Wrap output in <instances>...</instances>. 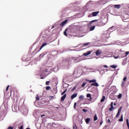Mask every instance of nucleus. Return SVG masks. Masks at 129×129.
<instances>
[{
  "instance_id": "obj_1",
  "label": "nucleus",
  "mask_w": 129,
  "mask_h": 129,
  "mask_svg": "<svg viewBox=\"0 0 129 129\" xmlns=\"http://www.w3.org/2000/svg\"><path fill=\"white\" fill-rule=\"evenodd\" d=\"M88 82H89V83H92L91 84V86H95L96 87H98L99 86V85L97 82H96V80L93 79L91 80H88Z\"/></svg>"
},
{
  "instance_id": "obj_2",
  "label": "nucleus",
  "mask_w": 129,
  "mask_h": 129,
  "mask_svg": "<svg viewBox=\"0 0 129 129\" xmlns=\"http://www.w3.org/2000/svg\"><path fill=\"white\" fill-rule=\"evenodd\" d=\"M98 14H99V11L98 12H94L93 13H92L91 14H90L89 16V18H90V17H96Z\"/></svg>"
},
{
  "instance_id": "obj_3",
  "label": "nucleus",
  "mask_w": 129,
  "mask_h": 129,
  "mask_svg": "<svg viewBox=\"0 0 129 129\" xmlns=\"http://www.w3.org/2000/svg\"><path fill=\"white\" fill-rule=\"evenodd\" d=\"M121 108H122V107H120V108L118 109L117 113L116 115V117H118V116H119V115L120 114V112H121Z\"/></svg>"
},
{
  "instance_id": "obj_4",
  "label": "nucleus",
  "mask_w": 129,
  "mask_h": 129,
  "mask_svg": "<svg viewBox=\"0 0 129 129\" xmlns=\"http://www.w3.org/2000/svg\"><path fill=\"white\" fill-rule=\"evenodd\" d=\"M96 26H97L98 27H102V26H104V24H103V23H102V21H100L97 23Z\"/></svg>"
},
{
  "instance_id": "obj_5",
  "label": "nucleus",
  "mask_w": 129,
  "mask_h": 129,
  "mask_svg": "<svg viewBox=\"0 0 129 129\" xmlns=\"http://www.w3.org/2000/svg\"><path fill=\"white\" fill-rule=\"evenodd\" d=\"M129 54V51H127L126 52H123V55H121V58H124V57H126Z\"/></svg>"
},
{
  "instance_id": "obj_6",
  "label": "nucleus",
  "mask_w": 129,
  "mask_h": 129,
  "mask_svg": "<svg viewBox=\"0 0 129 129\" xmlns=\"http://www.w3.org/2000/svg\"><path fill=\"white\" fill-rule=\"evenodd\" d=\"M102 53V52L99 49L97 50L95 52V54L96 56H99V55H100V54Z\"/></svg>"
},
{
  "instance_id": "obj_7",
  "label": "nucleus",
  "mask_w": 129,
  "mask_h": 129,
  "mask_svg": "<svg viewBox=\"0 0 129 129\" xmlns=\"http://www.w3.org/2000/svg\"><path fill=\"white\" fill-rule=\"evenodd\" d=\"M67 22H68V19L64 21H62L60 24V26H62V27H63V26H64V25H66V24H67Z\"/></svg>"
},
{
  "instance_id": "obj_8",
  "label": "nucleus",
  "mask_w": 129,
  "mask_h": 129,
  "mask_svg": "<svg viewBox=\"0 0 129 129\" xmlns=\"http://www.w3.org/2000/svg\"><path fill=\"white\" fill-rule=\"evenodd\" d=\"M90 54H91V51H88L87 52L84 53L83 55L86 56H88V55H90Z\"/></svg>"
},
{
  "instance_id": "obj_9",
  "label": "nucleus",
  "mask_w": 129,
  "mask_h": 129,
  "mask_svg": "<svg viewBox=\"0 0 129 129\" xmlns=\"http://www.w3.org/2000/svg\"><path fill=\"white\" fill-rule=\"evenodd\" d=\"M87 97L88 98H89V99H88V100H89V101H91V100H92V98H91V95H90V94H87Z\"/></svg>"
},
{
  "instance_id": "obj_10",
  "label": "nucleus",
  "mask_w": 129,
  "mask_h": 129,
  "mask_svg": "<svg viewBox=\"0 0 129 129\" xmlns=\"http://www.w3.org/2000/svg\"><path fill=\"white\" fill-rule=\"evenodd\" d=\"M77 93H74L72 96H71V99H74V98H75V97H77Z\"/></svg>"
},
{
  "instance_id": "obj_11",
  "label": "nucleus",
  "mask_w": 129,
  "mask_h": 129,
  "mask_svg": "<svg viewBox=\"0 0 129 129\" xmlns=\"http://www.w3.org/2000/svg\"><path fill=\"white\" fill-rule=\"evenodd\" d=\"M67 95L66 94H64L61 97V101H64L65 100V99L66 98Z\"/></svg>"
},
{
  "instance_id": "obj_12",
  "label": "nucleus",
  "mask_w": 129,
  "mask_h": 129,
  "mask_svg": "<svg viewBox=\"0 0 129 129\" xmlns=\"http://www.w3.org/2000/svg\"><path fill=\"white\" fill-rule=\"evenodd\" d=\"M113 8H114L115 9H120V5H113Z\"/></svg>"
},
{
  "instance_id": "obj_13",
  "label": "nucleus",
  "mask_w": 129,
  "mask_h": 129,
  "mask_svg": "<svg viewBox=\"0 0 129 129\" xmlns=\"http://www.w3.org/2000/svg\"><path fill=\"white\" fill-rule=\"evenodd\" d=\"M47 45V43H44L42 44V45H41V46L40 47V49H39V51L42 50V49L43 48V47H45V46H46Z\"/></svg>"
},
{
  "instance_id": "obj_14",
  "label": "nucleus",
  "mask_w": 129,
  "mask_h": 129,
  "mask_svg": "<svg viewBox=\"0 0 129 129\" xmlns=\"http://www.w3.org/2000/svg\"><path fill=\"white\" fill-rule=\"evenodd\" d=\"M67 31H68V28H67L63 32L64 36H66V37H68V34H67Z\"/></svg>"
},
{
  "instance_id": "obj_15",
  "label": "nucleus",
  "mask_w": 129,
  "mask_h": 129,
  "mask_svg": "<svg viewBox=\"0 0 129 129\" xmlns=\"http://www.w3.org/2000/svg\"><path fill=\"white\" fill-rule=\"evenodd\" d=\"M118 121H123V115H121L120 119H118Z\"/></svg>"
},
{
  "instance_id": "obj_16",
  "label": "nucleus",
  "mask_w": 129,
  "mask_h": 129,
  "mask_svg": "<svg viewBox=\"0 0 129 129\" xmlns=\"http://www.w3.org/2000/svg\"><path fill=\"white\" fill-rule=\"evenodd\" d=\"M86 123L88 124L89 123V122L90 121V118H87L85 120Z\"/></svg>"
},
{
  "instance_id": "obj_17",
  "label": "nucleus",
  "mask_w": 129,
  "mask_h": 129,
  "mask_svg": "<svg viewBox=\"0 0 129 129\" xmlns=\"http://www.w3.org/2000/svg\"><path fill=\"white\" fill-rule=\"evenodd\" d=\"M95 29V26H93L91 27H90V31H93Z\"/></svg>"
},
{
  "instance_id": "obj_18",
  "label": "nucleus",
  "mask_w": 129,
  "mask_h": 129,
  "mask_svg": "<svg viewBox=\"0 0 129 129\" xmlns=\"http://www.w3.org/2000/svg\"><path fill=\"white\" fill-rule=\"evenodd\" d=\"M97 119H98L97 115L96 114H95L94 117V121H96V120H97Z\"/></svg>"
},
{
  "instance_id": "obj_19",
  "label": "nucleus",
  "mask_w": 129,
  "mask_h": 129,
  "mask_svg": "<svg viewBox=\"0 0 129 129\" xmlns=\"http://www.w3.org/2000/svg\"><path fill=\"white\" fill-rule=\"evenodd\" d=\"M110 67L111 68H113L114 69H115V68H116V67H117V66L111 65V66H110Z\"/></svg>"
},
{
  "instance_id": "obj_20",
  "label": "nucleus",
  "mask_w": 129,
  "mask_h": 129,
  "mask_svg": "<svg viewBox=\"0 0 129 129\" xmlns=\"http://www.w3.org/2000/svg\"><path fill=\"white\" fill-rule=\"evenodd\" d=\"M104 100H105V96H103L102 98L101 99V102H103V101H104Z\"/></svg>"
},
{
  "instance_id": "obj_21",
  "label": "nucleus",
  "mask_w": 129,
  "mask_h": 129,
  "mask_svg": "<svg viewBox=\"0 0 129 129\" xmlns=\"http://www.w3.org/2000/svg\"><path fill=\"white\" fill-rule=\"evenodd\" d=\"M79 98L80 100H83V98H84V96H83V95H81L79 96Z\"/></svg>"
},
{
  "instance_id": "obj_22",
  "label": "nucleus",
  "mask_w": 129,
  "mask_h": 129,
  "mask_svg": "<svg viewBox=\"0 0 129 129\" xmlns=\"http://www.w3.org/2000/svg\"><path fill=\"white\" fill-rule=\"evenodd\" d=\"M122 96V95L121 94H119V95L117 96V98L120 99L121 98Z\"/></svg>"
},
{
  "instance_id": "obj_23",
  "label": "nucleus",
  "mask_w": 129,
  "mask_h": 129,
  "mask_svg": "<svg viewBox=\"0 0 129 129\" xmlns=\"http://www.w3.org/2000/svg\"><path fill=\"white\" fill-rule=\"evenodd\" d=\"M94 22H97V20H93L90 22L89 25H91V24H92V23H94Z\"/></svg>"
},
{
  "instance_id": "obj_24",
  "label": "nucleus",
  "mask_w": 129,
  "mask_h": 129,
  "mask_svg": "<svg viewBox=\"0 0 129 129\" xmlns=\"http://www.w3.org/2000/svg\"><path fill=\"white\" fill-rule=\"evenodd\" d=\"M126 123H127V127H128V128L129 129V122H128V119H126Z\"/></svg>"
},
{
  "instance_id": "obj_25",
  "label": "nucleus",
  "mask_w": 129,
  "mask_h": 129,
  "mask_svg": "<svg viewBox=\"0 0 129 129\" xmlns=\"http://www.w3.org/2000/svg\"><path fill=\"white\" fill-rule=\"evenodd\" d=\"M89 45V42H88L87 43H84L82 47H84L85 46H88Z\"/></svg>"
},
{
  "instance_id": "obj_26",
  "label": "nucleus",
  "mask_w": 129,
  "mask_h": 129,
  "mask_svg": "<svg viewBox=\"0 0 129 129\" xmlns=\"http://www.w3.org/2000/svg\"><path fill=\"white\" fill-rule=\"evenodd\" d=\"M113 108H114V107H110V108H109V110L110 111H112V110H113Z\"/></svg>"
},
{
  "instance_id": "obj_27",
  "label": "nucleus",
  "mask_w": 129,
  "mask_h": 129,
  "mask_svg": "<svg viewBox=\"0 0 129 129\" xmlns=\"http://www.w3.org/2000/svg\"><path fill=\"white\" fill-rule=\"evenodd\" d=\"M76 31H77V30L75 28L74 30V31H73V29H71V33H75V32H76Z\"/></svg>"
},
{
  "instance_id": "obj_28",
  "label": "nucleus",
  "mask_w": 129,
  "mask_h": 129,
  "mask_svg": "<svg viewBox=\"0 0 129 129\" xmlns=\"http://www.w3.org/2000/svg\"><path fill=\"white\" fill-rule=\"evenodd\" d=\"M50 88H51V87H50V86H47L46 87V90H50Z\"/></svg>"
},
{
  "instance_id": "obj_29",
  "label": "nucleus",
  "mask_w": 129,
  "mask_h": 129,
  "mask_svg": "<svg viewBox=\"0 0 129 129\" xmlns=\"http://www.w3.org/2000/svg\"><path fill=\"white\" fill-rule=\"evenodd\" d=\"M36 100H40V98L39 97V96L37 95L36 97Z\"/></svg>"
},
{
  "instance_id": "obj_30",
  "label": "nucleus",
  "mask_w": 129,
  "mask_h": 129,
  "mask_svg": "<svg viewBox=\"0 0 129 129\" xmlns=\"http://www.w3.org/2000/svg\"><path fill=\"white\" fill-rule=\"evenodd\" d=\"M85 84H86V83L84 82L82 85V87H84V86H85Z\"/></svg>"
},
{
  "instance_id": "obj_31",
  "label": "nucleus",
  "mask_w": 129,
  "mask_h": 129,
  "mask_svg": "<svg viewBox=\"0 0 129 129\" xmlns=\"http://www.w3.org/2000/svg\"><path fill=\"white\" fill-rule=\"evenodd\" d=\"M49 83L50 81H46L45 84L46 85H49Z\"/></svg>"
},
{
  "instance_id": "obj_32",
  "label": "nucleus",
  "mask_w": 129,
  "mask_h": 129,
  "mask_svg": "<svg viewBox=\"0 0 129 129\" xmlns=\"http://www.w3.org/2000/svg\"><path fill=\"white\" fill-rule=\"evenodd\" d=\"M10 88V85H8L6 89V91H8L9 90V88Z\"/></svg>"
},
{
  "instance_id": "obj_33",
  "label": "nucleus",
  "mask_w": 129,
  "mask_h": 129,
  "mask_svg": "<svg viewBox=\"0 0 129 129\" xmlns=\"http://www.w3.org/2000/svg\"><path fill=\"white\" fill-rule=\"evenodd\" d=\"M73 59L75 61H77V60H78V57H74Z\"/></svg>"
},
{
  "instance_id": "obj_34",
  "label": "nucleus",
  "mask_w": 129,
  "mask_h": 129,
  "mask_svg": "<svg viewBox=\"0 0 129 129\" xmlns=\"http://www.w3.org/2000/svg\"><path fill=\"white\" fill-rule=\"evenodd\" d=\"M82 111H83V112H87V110L85 109H83Z\"/></svg>"
},
{
  "instance_id": "obj_35",
  "label": "nucleus",
  "mask_w": 129,
  "mask_h": 129,
  "mask_svg": "<svg viewBox=\"0 0 129 129\" xmlns=\"http://www.w3.org/2000/svg\"><path fill=\"white\" fill-rule=\"evenodd\" d=\"M75 89H76V87H74L72 90V91H74V90H75Z\"/></svg>"
},
{
  "instance_id": "obj_36",
  "label": "nucleus",
  "mask_w": 129,
  "mask_h": 129,
  "mask_svg": "<svg viewBox=\"0 0 129 129\" xmlns=\"http://www.w3.org/2000/svg\"><path fill=\"white\" fill-rule=\"evenodd\" d=\"M76 105H77V103H76V102H75V103H74V108H76Z\"/></svg>"
},
{
  "instance_id": "obj_37",
  "label": "nucleus",
  "mask_w": 129,
  "mask_h": 129,
  "mask_svg": "<svg viewBox=\"0 0 129 129\" xmlns=\"http://www.w3.org/2000/svg\"><path fill=\"white\" fill-rule=\"evenodd\" d=\"M126 79H127L126 77H124L123 80V81H126Z\"/></svg>"
},
{
  "instance_id": "obj_38",
  "label": "nucleus",
  "mask_w": 129,
  "mask_h": 129,
  "mask_svg": "<svg viewBox=\"0 0 129 129\" xmlns=\"http://www.w3.org/2000/svg\"><path fill=\"white\" fill-rule=\"evenodd\" d=\"M110 107H113V102H112L111 103V105H110Z\"/></svg>"
},
{
  "instance_id": "obj_39",
  "label": "nucleus",
  "mask_w": 129,
  "mask_h": 129,
  "mask_svg": "<svg viewBox=\"0 0 129 129\" xmlns=\"http://www.w3.org/2000/svg\"><path fill=\"white\" fill-rule=\"evenodd\" d=\"M75 127H76V129H77V126L76 125H75V126H73V128L75 129Z\"/></svg>"
},
{
  "instance_id": "obj_40",
  "label": "nucleus",
  "mask_w": 129,
  "mask_h": 129,
  "mask_svg": "<svg viewBox=\"0 0 129 129\" xmlns=\"http://www.w3.org/2000/svg\"><path fill=\"white\" fill-rule=\"evenodd\" d=\"M67 91V89H66L63 92H62L64 94L66 93V92Z\"/></svg>"
},
{
  "instance_id": "obj_41",
  "label": "nucleus",
  "mask_w": 129,
  "mask_h": 129,
  "mask_svg": "<svg viewBox=\"0 0 129 129\" xmlns=\"http://www.w3.org/2000/svg\"><path fill=\"white\" fill-rule=\"evenodd\" d=\"M103 67H104L105 68H108V67H107V65H104Z\"/></svg>"
},
{
  "instance_id": "obj_42",
  "label": "nucleus",
  "mask_w": 129,
  "mask_h": 129,
  "mask_svg": "<svg viewBox=\"0 0 129 129\" xmlns=\"http://www.w3.org/2000/svg\"><path fill=\"white\" fill-rule=\"evenodd\" d=\"M8 129H14L12 126H9Z\"/></svg>"
},
{
  "instance_id": "obj_43",
  "label": "nucleus",
  "mask_w": 129,
  "mask_h": 129,
  "mask_svg": "<svg viewBox=\"0 0 129 129\" xmlns=\"http://www.w3.org/2000/svg\"><path fill=\"white\" fill-rule=\"evenodd\" d=\"M19 128H20V129H23V125L21 126Z\"/></svg>"
},
{
  "instance_id": "obj_44",
  "label": "nucleus",
  "mask_w": 129,
  "mask_h": 129,
  "mask_svg": "<svg viewBox=\"0 0 129 129\" xmlns=\"http://www.w3.org/2000/svg\"><path fill=\"white\" fill-rule=\"evenodd\" d=\"M54 28H55V27L54 26H52L51 27V30H53V29H54Z\"/></svg>"
},
{
  "instance_id": "obj_45",
  "label": "nucleus",
  "mask_w": 129,
  "mask_h": 129,
  "mask_svg": "<svg viewBox=\"0 0 129 129\" xmlns=\"http://www.w3.org/2000/svg\"><path fill=\"white\" fill-rule=\"evenodd\" d=\"M120 57H121V56H123V53H120Z\"/></svg>"
},
{
  "instance_id": "obj_46",
  "label": "nucleus",
  "mask_w": 129,
  "mask_h": 129,
  "mask_svg": "<svg viewBox=\"0 0 129 129\" xmlns=\"http://www.w3.org/2000/svg\"><path fill=\"white\" fill-rule=\"evenodd\" d=\"M102 123H103V121H101L100 122V125H101V124H102Z\"/></svg>"
},
{
  "instance_id": "obj_47",
  "label": "nucleus",
  "mask_w": 129,
  "mask_h": 129,
  "mask_svg": "<svg viewBox=\"0 0 129 129\" xmlns=\"http://www.w3.org/2000/svg\"><path fill=\"white\" fill-rule=\"evenodd\" d=\"M114 58H115V59H117V58H118V56H117L116 57L114 56Z\"/></svg>"
},
{
  "instance_id": "obj_48",
  "label": "nucleus",
  "mask_w": 129,
  "mask_h": 129,
  "mask_svg": "<svg viewBox=\"0 0 129 129\" xmlns=\"http://www.w3.org/2000/svg\"><path fill=\"white\" fill-rule=\"evenodd\" d=\"M107 121H108V122H110V119H108Z\"/></svg>"
},
{
  "instance_id": "obj_49",
  "label": "nucleus",
  "mask_w": 129,
  "mask_h": 129,
  "mask_svg": "<svg viewBox=\"0 0 129 129\" xmlns=\"http://www.w3.org/2000/svg\"><path fill=\"white\" fill-rule=\"evenodd\" d=\"M43 116H45V115H41V117H43Z\"/></svg>"
},
{
  "instance_id": "obj_50",
  "label": "nucleus",
  "mask_w": 129,
  "mask_h": 129,
  "mask_svg": "<svg viewBox=\"0 0 129 129\" xmlns=\"http://www.w3.org/2000/svg\"><path fill=\"white\" fill-rule=\"evenodd\" d=\"M40 79H44V78H43V77H41L40 78Z\"/></svg>"
},
{
  "instance_id": "obj_51",
  "label": "nucleus",
  "mask_w": 129,
  "mask_h": 129,
  "mask_svg": "<svg viewBox=\"0 0 129 129\" xmlns=\"http://www.w3.org/2000/svg\"><path fill=\"white\" fill-rule=\"evenodd\" d=\"M64 93L62 92V93H61V95H64Z\"/></svg>"
},
{
  "instance_id": "obj_52",
  "label": "nucleus",
  "mask_w": 129,
  "mask_h": 129,
  "mask_svg": "<svg viewBox=\"0 0 129 129\" xmlns=\"http://www.w3.org/2000/svg\"><path fill=\"white\" fill-rule=\"evenodd\" d=\"M112 96L111 95V94H110V98H111V97H112Z\"/></svg>"
},
{
  "instance_id": "obj_53",
  "label": "nucleus",
  "mask_w": 129,
  "mask_h": 129,
  "mask_svg": "<svg viewBox=\"0 0 129 129\" xmlns=\"http://www.w3.org/2000/svg\"><path fill=\"white\" fill-rule=\"evenodd\" d=\"M42 55H43V54H40V57L42 56Z\"/></svg>"
},
{
  "instance_id": "obj_54",
  "label": "nucleus",
  "mask_w": 129,
  "mask_h": 129,
  "mask_svg": "<svg viewBox=\"0 0 129 129\" xmlns=\"http://www.w3.org/2000/svg\"><path fill=\"white\" fill-rule=\"evenodd\" d=\"M114 105H116L115 103H114Z\"/></svg>"
},
{
  "instance_id": "obj_55",
  "label": "nucleus",
  "mask_w": 129,
  "mask_h": 129,
  "mask_svg": "<svg viewBox=\"0 0 129 129\" xmlns=\"http://www.w3.org/2000/svg\"><path fill=\"white\" fill-rule=\"evenodd\" d=\"M53 97L52 96V97H51V98H53Z\"/></svg>"
},
{
  "instance_id": "obj_56",
  "label": "nucleus",
  "mask_w": 129,
  "mask_h": 129,
  "mask_svg": "<svg viewBox=\"0 0 129 129\" xmlns=\"http://www.w3.org/2000/svg\"><path fill=\"white\" fill-rule=\"evenodd\" d=\"M53 97L52 96V97H51V98H53Z\"/></svg>"
}]
</instances>
